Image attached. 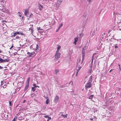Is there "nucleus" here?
<instances>
[{
	"instance_id": "obj_1",
	"label": "nucleus",
	"mask_w": 121,
	"mask_h": 121,
	"mask_svg": "<svg viewBox=\"0 0 121 121\" xmlns=\"http://www.w3.org/2000/svg\"><path fill=\"white\" fill-rule=\"evenodd\" d=\"M81 61V58H80L79 59V62L78 63V64L77 65V67H78V69H76L77 71H78V72L79 71V70L81 68H82V67L83 65V62L82 61H81L80 63V62Z\"/></svg>"
},
{
	"instance_id": "obj_2",
	"label": "nucleus",
	"mask_w": 121,
	"mask_h": 121,
	"mask_svg": "<svg viewBox=\"0 0 121 121\" xmlns=\"http://www.w3.org/2000/svg\"><path fill=\"white\" fill-rule=\"evenodd\" d=\"M30 78L29 77L28 78V79L26 81V84L24 90H26L29 87V83L30 80Z\"/></svg>"
},
{
	"instance_id": "obj_3",
	"label": "nucleus",
	"mask_w": 121,
	"mask_h": 121,
	"mask_svg": "<svg viewBox=\"0 0 121 121\" xmlns=\"http://www.w3.org/2000/svg\"><path fill=\"white\" fill-rule=\"evenodd\" d=\"M92 83L88 82V83L85 86V88L86 90L87 88H90L91 87Z\"/></svg>"
},
{
	"instance_id": "obj_4",
	"label": "nucleus",
	"mask_w": 121,
	"mask_h": 121,
	"mask_svg": "<svg viewBox=\"0 0 121 121\" xmlns=\"http://www.w3.org/2000/svg\"><path fill=\"white\" fill-rule=\"evenodd\" d=\"M62 2V1L61 0H58L56 4V7L58 8L60 5L61 4Z\"/></svg>"
},
{
	"instance_id": "obj_5",
	"label": "nucleus",
	"mask_w": 121,
	"mask_h": 121,
	"mask_svg": "<svg viewBox=\"0 0 121 121\" xmlns=\"http://www.w3.org/2000/svg\"><path fill=\"white\" fill-rule=\"evenodd\" d=\"M59 98L58 96L56 95L54 99V102L56 104L58 102Z\"/></svg>"
},
{
	"instance_id": "obj_6",
	"label": "nucleus",
	"mask_w": 121,
	"mask_h": 121,
	"mask_svg": "<svg viewBox=\"0 0 121 121\" xmlns=\"http://www.w3.org/2000/svg\"><path fill=\"white\" fill-rule=\"evenodd\" d=\"M60 53H58V52H56L55 55V58L57 60L58 58H60Z\"/></svg>"
},
{
	"instance_id": "obj_7",
	"label": "nucleus",
	"mask_w": 121,
	"mask_h": 121,
	"mask_svg": "<svg viewBox=\"0 0 121 121\" xmlns=\"http://www.w3.org/2000/svg\"><path fill=\"white\" fill-rule=\"evenodd\" d=\"M24 14L25 16L27 17L28 16V14H29V10L28 9H25V10Z\"/></svg>"
},
{
	"instance_id": "obj_8",
	"label": "nucleus",
	"mask_w": 121,
	"mask_h": 121,
	"mask_svg": "<svg viewBox=\"0 0 121 121\" xmlns=\"http://www.w3.org/2000/svg\"><path fill=\"white\" fill-rule=\"evenodd\" d=\"M35 54V52H28L27 53V54L28 55V56L29 57H30L32 56Z\"/></svg>"
},
{
	"instance_id": "obj_9",
	"label": "nucleus",
	"mask_w": 121,
	"mask_h": 121,
	"mask_svg": "<svg viewBox=\"0 0 121 121\" xmlns=\"http://www.w3.org/2000/svg\"><path fill=\"white\" fill-rule=\"evenodd\" d=\"M63 24L62 23H61V24H60L59 26H58V28L56 30V32H57L58 30L60 29V28H61V27L62 26Z\"/></svg>"
},
{
	"instance_id": "obj_10",
	"label": "nucleus",
	"mask_w": 121,
	"mask_h": 121,
	"mask_svg": "<svg viewBox=\"0 0 121 121\" xmlns=\"http://www.w3.org/2000/svg\"><path fill=\"white\" fill-rule=\"evenodd\" d=\"M97 28H94V30L93 31V32H92V35L91 36H94L95 34V31H96L97 30Z\"/></svg>"
},
{
	"instance_id": "obj_11",
	"label": "nucleus",
	"mask_w": 121,
	"mask_h": 121,
	"mask_svg": "<svg viewBox=\"0 0 121 121\" xmlns=\"http://www.w3.org/2000/svg\"><path fill=\"white\" fill-rule=\"evenodd\" d=\"M93 78L92 76L91 75V76L90 77L89 79L88 80V82L91 83L92 81V79Z\"/></svg>"
},
{
	"instance_id": "obj_12",
	"label": "nucleus",
	"mask_w": 121,
	"mask_h": 121,
	"mask_svg": "<svg viewBox=\"0 0 121 121\" xmlns=\"http://www.w3.org/2000/svg\"><path fill=\"white\" fill-rule=\"evenodd\" d=\"M82 60L81 61H82L83 62V61L84 60L85 55V54H82Z\"/></svg>"
},
{
	"instance_id": "obj_13",
	"label": "nucleus",
	"mask_w": 121,
	"mask_h": 121,
	"mask_svg": "<svg viewBox=\"0 0 121 121\" xmlns=\"http://www.w3.org/2000/svg\"><path fill=\"white\" fill-rule=\"evenodd\" d=\"M17 35L16 32L13 33L11 35V37H14L15 36Z\"/></svg>"
},
{
	"instance_id": "obj_14",
	"label": "nucleus",
	"mask_w": 121,
	"mask_h": 121,
	"mask_svg": "<svg viewBox=\"0 0 121 121\" xmlns=\"http://www.w3.org/2000/svg\"><path fill=\"white\" fill-rule=\"evenodd\" d=\"M39 9L40 10H41L43 8V6L41 5L40 4H39Z\"/></svg>"
},
{
	"instance_id": "obj_15",
	"label": "nucleus",
	"mask_w": 121,
	"mask_h": 121,
	"mask_svg": "<svg viewBox=\"0 0 121 121\" xmlns=\"http://www.w3.org/2000/svg\"><path fill=\"white\" fill-rule=\"evenodd\" d=\"M46 98L47 99L46 101V103L47 104H48L49 102V100L48 97H47Z\"/></svg>"
},
{
	"instance_id": "obj_16",
	"label": "nucleus",
	"mask_w": 121,
	"mask_h": 121,
	"mask_svg": "<svg viewBox=\"0 0 121 121\" xmlns=\"http://www.w3.org/2000/svg\"><path fill=\"white\" fill-rule=\"evenodd\" d=\"M84 29H85V27H84V26L83 27V30L82 31V33H81V34H80L79 35L81 36H82L83 35V34H82V31L84 30Z\"/></svg>"
},
{
	"instance_id": "obj_17",
	"label": "nucleus",
	"mask_w": 121,
	"mask_h": 121,
	"mask_svg": "<svg viewBox=\"0 0 121 121\" xmlns=\"http://www.w3.org/2000/svg\"><path fill=\"white\" fill-rule=\"evenodd\" d=\"M59 71V69H56L55 71V73L56 74Z\"/></svg>"
},
{
	"instance_id": "obj_18",
	"label": "nucleus",
	"mask_w": 121,
	"mask_h": 121,
	"mask_svg": "<svg viewBox=\"0 0 121 121\" xmlns=\"http://www.w3.org/2000/svg\"><path fill=\"white\" fill-rule=\"evenodd\" d=\"M4 62H7L9 61V60L6 59H3Z\"/></svg>"
},
{
	"instance_id": "obj_19",
	"label": "nucleus",
	"mask_w": 121,
	"mask_h": 121,
	"mask_svg": "<svg viewBox=\"0 0 121 121\" xmlns=\"http://www.w3.org/2000/svg\"><path fill=\"white\" fill-rule=\"evenodd\" d=\"M60 48L61 47L60 46H58V47H57V50L56 51V52H58L59 50L60 49Z\"/></svg>"
},
{
	"instance_id": "obj_20",
	"label": "nucleus",
	"mask_w": 121,
	"mask_h": 121,
	"mask_svg": "<svg viewBox=\"0 0 121 121\" xmlns=\"http://www.w3.org/2000/svg\"><path fill=\"white\" fill-rule=\"evenodd\" d=\"M61 116H62V117H64V118H65L67 117V114H66L65 115H64L62 114L61 115Z\"/></svg>"
},
{
	"instance_id": "obj_21",
	"label": "nucleus",
	"mask_w": 121,
	"mask_h": 121,
	"mask_svg": "<svg viewBox=\"0 0 121 121\" xmlns=\"http://www.w3.org/2000/svg\"><path fill=\"white\" fill-rule=\"evenodd\" d=\"M93 95H91L90 96L88 97V98L89 99H92L93 98Z\"/></svg>"
},
{
	"instance_id": "obj_22",
	"label": "nucleus",
	"mask_w": 121,
	"mask_h": 121,
	"mask_svg": "<svg viewBox=\"0 0 121 121\" xmlns=\"http://www.w3.org/2000/svg\"><path fill=\"white\" fill-rule=\"evenodd\" d=\"M0 62L1 63H3L4 62L3 59L1 58H0Z\"/></svg>"
},
{
	"instance_id": "obj_23",
	"label": "nucleus",
	"mask_w": 121,
	"mask_h": 121,
	"mask_svg": "<svg viewBox=\"0 0 121 121\" xmlns=\"http://www.w3.org/2000/svg\"><path fill=\"white\" fill-rule=\"evenodd\" d=\"M35 88V87H32L31 89L34 92L36 90Z\"/></svg>"
},
{
	"instance_id": "obj_24",
	"label": "nucleus",
	"mask_w": 121,
	"mask_h": 121,
	"mask_svg": "<svg viewBox=\"0 0 121 121\" xmlns=\"http://www.w3.org/2000/svg\"><path fill=\"white\" fill-rule=\"evenodd\" d=\"M19 37L17 35L16 36L15 38H13L14 39H19Z\"/></svg>"
},
{
	"instance_id": "obj_25",
	"label": "nucleus",
	"mask_w": 121,
	"mask_h": 121,
	"mask_svg": "<svg viewBox=\"0 0 121 121\" xmlns=\"http://www.w3.org/2000/svg\"><path fill=\"white\" fill-rule=\"evenodd\" d=\"M78 38H76L74 39V42H77L78 40Z\"/></svg>"
},
{
	"instance_id": "obj_26",
	"label": "nucleus",
	"mask_w": 121,
	"mask_h": 121,
	"mask_svg": "<svg viewBox=\"0 0 121 121\" xmlns=\"http://www.w3.org/2000/svg\"><path fill=\"white\" fill-rule=\"evenodd\" d=\"M118 66H119V69L120 71L121 70V67H120V64H118Z\"/></svg>"
},
{
	"instance_id": "obj_27",
	"label": "nucleus",
	"mask_w": 121,
	"mask_h": 121,
	"mask_svg": "<svg viewBox=\"0 0 121 121\" xmlns=\"http://www.w3.org/2000/svg\"><path fill=\"white\" fill-rule=\"evenodd\" d=\"M18 15L20 17H21V13L19 12H18Z\"/></svg>"
},
{
	"instance_id": "obj_28",
	"label": "nucleus",
	"mask_w": 121,
	"mask_h": 121,
	"mask_svg": "<svg viewBox=\"0 0 121 121\" xmlns=\"http://www.w3.org/2000/svg\"><path fill=\"white\" fill-rule=\"evenodd\" d=\"M33 86H34L33 87H35V88H36L37 87V86H37L36 84H33Z\"/></svg>"
},
{
	"instance_id": "obj_29",
	"label": "nucleus",
	"mask_w": 121,
	"mask_h": 121,
	"mask_svg": "<svg viewBox=\"0 0 121 121\" xmlns=\"http://www.w3.org/2000/svg\"><path fill=\"white\" fill-rule=\"evenodd\" d=\"M48 119L47 120V121H49L50 120H51V117H48Z\"/></svg>"
},
{
	"instance_id": "obj_30",
	"label": "nucleus",
	"mask_w": 121,
	"mask_h": 121,
	"mask_svg": "<svg viewBox=\"0 0 121 121\" xmlns=\"http://www.w3.org/2000/svg\"><path fill=\"white\" fill-rule=\"evenodd\" d=\"M20 34L22 35H24L23 34V33L22 32H20Z\"/></svg>"
},
{
	"instance_id": "obj_31",
	"label": "nucleus",
	"mask_w": 121,
	"mask_h": 121,
	"mask_svg": "<svg viewBox=\"0 0 121 121\" xmlns=\"http://www.w3.org/2000/svg\"><path fill=\"white\" fill-rule=\"evenodd\" d=\"M9 106H11L12 105V102L9 101Z\"/></svg>"
},
{
	"instance_id": "obj_32",
	"label": "nucleus",
	"mask_w": 121,
	"mask_h": 121,
	"mask_svg": "<svg viewBox=\"0 0 121 121\" xmlns=\"http://www.w3.org/2000/svg\"><path fill=\"white\" fill-rule=\"evenodd\" d=\"M93 65V64L92 63H91V66H90V68L91 69L92 68Z\"/></svg>"
},
{
	"instance_id": "obj_33",
	"label": "nucleus",
	"mask_w": 121,
	"mask_h": 121,
	"mask_svg": "<svg viewBox=\"0 0 121 121\" xmlns=\"http://www.w3.org/2000/svg\"><path fill=\"white\" fill-rule=\"evenodd\" d=\"M17 35L20 34V32H15Z\"/></svg>"
},
{
	"instance_id": "obj_34",
	"label": "nucleus",
	"mask_w": 121,
	"mask_h": 121,
	"mask_svg": "<svg viewBox=\"0 0 121 121\" xmlns=\"http://www.w3.org/2000/svg\"><path fill=\"white\" fill-rule=\"evenodd\" d=\"M48 1L49 2H52L53 1V0H48Z\"/></svg>"
},
{
	"instance_id": "obj_35",
	"label": "nucleus",
	"mask_w": 121,
	"mask_h": 121,
	"mask_svg": "<svg viewBox=\"0 0 121 121\" xmlns=\"http://www.w3.org/2000/svg\"><path fill=\"white\" fill-rule=\"evenodd\" d=\"M114 70V69H111L109 71V72H111L113 70Z\"/></svg>"
},
{
	"instance_id": "obj_36",
	"label": "nucleus",
	"mask_w": 121,
	"mask_h": 121,
	"mask_svg": "<svg viewBox=\"0 0 121 121\" xmlns=\"http://www.w3.org/2000/svg\"><path fill=\"white\" fill-rule=\"evenodd\" d=\"M91 70H92V69H91V68L89 70V73H91Z\"/></svg>"
},
{
	"instance_id": "obj_37",
	"label": "nucleus",
	"mask_w": 121,
	"mask_h": 121,
	"mask_svg": "<svg viewBox=\"0 0 121 121\" xmlns=\"http://www.w3.org/2000/svg\"><path fill=\"white\" fill-rule=\"evenodd\" d=\"M6 85L5 84L4 85V86H3V88H5L6 87Z\"/></svg>"
},
{
	"instance_id": "obj_38",
	"label": "nucleus",
	"mask_w": 121,
	"mask_h": 121,
	"mask_svg": "<svg viewBox=\"0 0 121 121\" xmlns=\"http://www.w3.org/2000/svg\"><path fill=\"white\" fill-rule=\"evenodd\" d=\"M48 117H49L48 115L44 116V117L46 118H48Z\"/></svg>"
},
{
	"instance_id": "obj_39",
	"label": "nucleus",
	"mask_w": 121,
	"mask_h": 121,
	"mask_svg": "<svg viewBox=\"0 0 121 121\" xmlns=\"http://www.w3.org/2000/svg\"><path fill=\"white\" fill-rule=\"evenodd\" d=\"M85 52V49L84 48H83L82 49V52Z\"/></svg>"
},
{
	"instance_id": "obj_40",
	"label": "nucleus",
	"mask_w": 121,
	"mask_h": 121,
	"mask_svg": "<svg viewBox=\"0 0 121 121\" xmlns=\"http://www.w3.org/2000/svg\"><path fill=\"white\" fill-rule=\"evenodd\" d=\"M78 71H77V72H76V76H77L78 73Z\"/></svg>"
},
{
	"instance_id": "obj_41",
	"label": "nucleus",
	"mask_w": 121,
	"mask_h": 121,
	"mask_svg": "<svg viewBox=\"0 0 121 121\" xmlns=\"http://www.w3.org/2000/svg\"><path fill=\"white\" fill-rule=\"evenodd\" d=\"M3 67H2L1 66H0V69H3Z\"/></svg>"
},
{
	"instance_id": "obj_42",
	"label": "nucleus",
	"mask_w": 121,
	"mask_h": 121,
	"mask_svg": "<svg viewBox=\"0 0 121 121\" xmlns=\"http://www.w3.org/2000/svg\"><path fill=\"white\" fill-rule=\"evenodd\" d=\"M115 48H118V46H117V45H115Z\"/></svg>"
},
{
	"instance_id": "obj_43",
	"label": "nucleus",
	"mask_w": 121,
	"mask_h": 121,
	"mask_svg": "<svg viewBox=\"0 0 121 121\" xmlns=\"http://www.w3.org/2000/svg\"><path fill=\"white\" fill-rule=\"evenodd\" d=\"M38 48H39V46L38 45H37L36 48H37V49H38Z\"/></svg>"
},
{
	"instance_id": "obj_44",
	"label": "nucleus",
	"mask_w": 121,
	"mask_h": 121,
	"mask_svg": "<svg viewBox=\"0 0 121 121\" xmlns=\"http://www.w3.org/2000/svg\"><path fill=\"white\" fill-rule=\"evenodd\" d=\"M38 29V30H40L41 29H40V27H38L37 28Z\"/></svg>"
},
{
	"instance_id": "obj_45",
	"label": "nucleus",
	"mask_w": 121,
	"mask_h": 121,
	"mask_svg": "<svg viewBox=\"0 0 121 121\" xmlns=\"http://www.w3.org/2000/svg\"><path fill=\"white\" fill-rule=\"evenodd\" d=\"M1 86L2 84H3V81H1Z\"/></svg>"
},
{
	"instance_id": "obj_46",
	"label": "nucleus",
	"mask_w": 121,
	"mask_h": 121,
	"mask_svg": "<svg viewBox=\"0 0 121 121\" xmlns=\"http://www.w3.org/2000/svg\"><path fill=\"white\" fill-rule=\"evenodd\" d=\"M13 47V45H12L11 47L10 48V49H11Z\"/></svg>"
},
{
	"instance_id": "obj_47",
	"label": "nucleus",
	"mask_w": 121,
	"mask_h": 121,
	"mask_svg": "<svg viewBox=\"0 0 121 121\" xmlns=\"http://www.w3.org/2000/svg\"><path fill=\"white\" fill-rule=\"evenodd\" d=\"M12 121H15V118H14L13 119V120Z\"/></svg>"
},
{
	"instance_id": "obj_48",
	"label": "nucleus",
	"mask_w": 121,
	"mask_h": 121,
	"mask_svg": "<svg viewBox=\"0 0 121 121\" xmlns=\"http://www.w3.org/2000/svg\"><path fill=\"white\" fill-rule=\"evenodd\" d=\"M26 101V100H24L23 102V103H24Z\"/></svg>"
},
{
	"instance_id": "obj_49",
	"label": "nucleus",
	"mask_w": 121,
	"mask_h": 121,
	"mask_svg": "<svg viewBox=\"0 0 121 121\" xmlns=\"http://www.w3.org/2000/svg\"><path fill=\"white\" fill-rule=\"evenodd\" d=\"M105 35V33H104L103 34V36L104 35Z\"/></svg>"
},
{
	"instance_id": "obj_50",
	"label": "nucleus",
	"mask_w": 121,
	"mask_h": 121,
	"mask_svg": "<svg viewBox=\"0 0 121 121\" xmlns=\"http://www.w3.org/2000/svg\"><path fill=\"white\" fill-rule=\"evenodd\" d=\"M82 54H85V52H82Z\"/></svg>"
},
{
	"instance_id": "obj_51",
	"label": "nucleus",
	"mask_w": 121,
	"mask_h": 121,
	"mask_svg": "<svg viewBox=\"0 0 121 121\" xmlns=\"http://www.w3.org/2000/svg\"><path fill=\"white\" fill-rule=\"evenodd\" d=\"M31 15H32V14H31L30 15V16L29 17H31Z\"/></svg>"
},
{
	"instance_id": "obj_52",
	"label": "nucleus",
	"mask_w": 121,
	"mask_h": 121,
	"mask_svg": "<svg viewBox=\"0 0 121 121\" xmlns=\"http://www.w3.org/2000/svg\"><path fill=\"white\" fill-rule=\"evenodd\" d=\"M90 120H92V121H93V119L92 118H90Z\"/></svg>"
},
{
	"instance_id": "obj_53",
	"label": "nucleus",
	"mask_w": 121,
	"mask_h": 121,
	"mask_svg": "<svg viewBox=\"0 0 121 121\" xmlns=\"http://www.w3.org/2000/svg\"><path fill=\"white\" fill-rule=\"evenodd\" d=\"M74 42V43L75 44V45H76V42Z\"/></svg>"
},
{
	"instance_id": "obj_54",
	"label": "nucleus",
	"mask_w": 121,
	"mask_h": 121,
	"mask_svg": "<svg viewBox=\"0 0 121 121\" xmlns=\"http://www.w3.org/2000/svg\"><path fill=\"white\" fill-rule=\"evenodd\" d=\"M2 52V51H1L0 50V53H1Z\"/></svg>"
},
{
	"instance_id": "obj_55",
	"label": "nucleus",
	"mask_w": 121,
	"mask_h": 121,
	"mask_svg": "<svg viewBox=\"0 0 121 121\" xmlns=\"http://www.w3.org/2000/svg\"><path fill=\"white\" fill-rule=\"evenodd\" d=\"M93 60H92L91 63H92L93 64Z\"/></svg>"
},
{
	"instance_id": "obj_56",
	"label": "nucleus",
	"mask_w": 121,
	"mask_h": 121,
	"mask_svg": "<svg viewBox=\"0 0 121 121\" xmlns=\"http://www.w3.org/2000/svg\"><path fill=\"white\" fill-rule=\"evenodd\" d=\"M23 16L22 17V19H23Z\"/></svg>"
},
{
	"instance_id": "obj_57",
	"label": "nucleus",
	"mask_w": 121,
	"mask_h": 121,
	"mask_svg": "<svg viewBox=\"0 0 121 121\" xmlns=\"http://www.w3.org/2000/svg\"><path fill=\"white\" fill-rule=\"evenodd\" d=\"M4 21V22H7L6 21Z\"/></svg>"
},
{
	"instance_id": "obj_58",
	"label": "nucleus",
	"mask_w": 121,
	"mask_h": 121,
	"mask_svg": "<svg viewBox=\"0 0 121 121\" xmlns=\"http://www.w3.org/2000/svg\"><path fill=\"white\" fill-rule=\"evenodd\" d=\"M119 30H121V29H119Z\"/></svg>"
},
{
	"instance_id": "obj_59",
	"label": "nucleus",
	"mask_w": 121,
	"mask_h": 121,
	"mask_svg": "<svg viewBox=\"0 0 121 121\" xmlns=\"http://www.w3.org/2000/svg\"><path fill=\"white\" fill-rule=\"evenodd\" d=\"M38 86L37 87H39V86Z\"/></svg>"
},
{
	"instance_id": "obj_60",
	"label": "nucleus",
	"mask_w": 121,
	"mask_h": 121,
	"mask_svg": "<svg viewBox=\"0 0 121 121\" xmlns=\"http://www.w3.org/2000/svg\"><path fill=\"white\" fill-rule=\"evenodd\" d=\"M2 58H4V57H2Z\"/></svg>"
},
{
	"instance_id": "obj_61",
	"label": "nucleus",
	"mask_w": 121,
	"mask_h": 121,
	"mask_svg": "<svg viewBox=\"0 0 121 121\" xmlns=\"http://www.w3.org/2000/svg\"><path fill=\"white\" fill-rule=\"evenodd\" d=\"M6 70V69H5L4 70Z\"/></svg>"
},
{
	"instance_id": "obj_62",
	"label": "nucleus",
	"mask_w": 121,
	"mask_h": 121,
	"mask_svg": "<svg viewBox=\"0 0 121 121\" xmlns=\"http://www.w3.org/2000/svg\"><path fill=\"white\" fill-rule=\"evenodd\" d=\"M0 58H1V57L0 56Z\"/></svg>"
}]
</instances>
